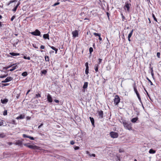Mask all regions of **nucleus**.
I'll use <instances>...</instances> for the list:
<instances>
[{
	"label": "nucleus",
	"mask_w": 161,
	"mask_h": 161,
	"mask_svg": "<svg viewBox=\"0 0 161 161\" xmlns=\"http://www.w3.org/2000/svg\"><path fill=\"white\" fill-rule=\"evenodd\" d=\"M17 68H18L17 65L16 64L15 65H13L12 67V68L10 69L9 71H12L17 69Z\"/></svg>",
	"instance_id": "16"
},
{
	"label": "nucleus",
	"mask_w": 161,
	"mask_h": 161,
	"mask_svg": "<svg viewBox=\"0 0 161 161\" xmlns=\"http://www.w3.org/2000/svg\"><path fill=\"white\" fill-rule=\"evenodd\" d=\"M12 123L13 124H15V121L14 120H13L12 121Z\"/></svg>",
	"instance_id": "60"
},
{
	"label": "nucleus",
	"mask_w": 161,
	"mask_h": 161,
	"mask_svg": "<svg viewBox=\"0 0 161 161\" xmlns=\"http://www.w3.org/2000/svg\"><path fill=\"white\" fill-rule=\"evenodd\" d=\"M133 88H134V92H135V93L136 94V93H138L136 88V87L135 86H134L133 87Z\"/></svg>",
	"instance_id": "28"
},
{
	"label": "nucleus",
	"mask_w": 161,
	"mask_h": 161,
	"mask_svg": "<svg viewBox=\"0 0 161 161\" xmlns=\"http://www.w3.org/2000/svg\"><path fill=\"white\" fill-rule=\"evenodd\" d=\"M89 50L90 53L91 54L92 53L93 51V49L92 47H90L89 48Z\"/></svg>",
	"instance_id": "38"
},
{
	"label": "nucleus",
	"mask_w": 161,
	"mask_h": 161,
	"mask_svg": "<svg viewBox=\"0 0 161 161\" xmlns=\"http://www.w3.org/2000/svg\"><path fill=\"white\" fill-rule=\"evenodd\" d=\"M13 80L12 77H10V76H9V77H8L5 80V81L6 82H7L10 81L11 80Z\"/></svg>",
	"instance_id": "13"
},
{
	"label": "nucleus",
	"mask_w": 161,
	"mask_h": 161,
	"mask_svg": "<svg viewBox=\"0 0 161 161\" xmlns=\"http://www.w3.org/2000/svg\"><path fill=\"white\" fill-rule=\"evenodd\" d=\"M157 57L158 58H160V53L159 52H158L157 53Z\"/></svg>",
	"instance_id": "49"
},
{
	"label": "nucleus",
	"mask_w": 161,
	"mask_h": 161,
	"mask_svg": "<svg viewBox=\"0 0 161 161\" xmlns=\"http://www.w3.org/2000/svg\"><path fill=\"white\" fill-rule=\"evenodd\" d=\"M131 2L130 0L129 1H126L125 3V6L124 7V9L125 10H127V12H130V7L131 6V4L130 3Z\"/></svg>",
	"instance_id": "2"
},
{
	"label": "nucleus",
	"mask_w": 161,
	"mask_h": 161,
	"mask_svg": "<svg viewBox=\"0 0 161 161\" xmlns=\"http://www.w3.org/2000/svg\"><path fill=\"white\" fill-rule=\"evenodd\" d=\"M3 124V121H0V126L2 125Z\"/></svg>",
	"instance_id": "56"
},
{
	"label": "nucleus",
	"mask_w": 161,
	"mask_h": 161,
	"mask_svg": "<svg viewBox=\"0 0 161 161\" xmlns=\"http://www.w3.org/2000/svg\"><path fill=\"white\" fill-rule=\"evenodd\" d=\"M25 118V115L24 114H20L19 116L17 117L16 119H22Z\"/></svg>",
	"instance_id": "12"
},
{
	"label": "nucleus",
	"mask_w": 161,
	"mask_h": 161,
	"mask_svg": "<svg viewBox=\"0 0 161 161\" xmlns=\"http://www.w3.org/2000/svg\"><path fill=\"white\" fill-rule=\"evenodd\" d=\"M22 141L21 140H18L15 143V144L16 145H18L19 146H21L22 145Z\"/></svg>",
	"instance_id": "11"
},
{
	"label": "nucleus",
	"mask_w": 161,
	"mask_h": 161,
	"mask_svg": "<svg viewBox=\"0 0 161 161\" xmlns=\"http://www.w3.org/2000/svg\"><path fill=\"white\" fill-rule=\"evenodd\" d=\"M17 7L16 6H15L12 10L14 12H15L17 9Z\"/></svg>",
	"instance_id": "42"
},
{
	"label": "nucleus",
	"mask_w": 161,
	"mask_h": 161,
	"mask_svg": "<svg viewBox=\"0 0 161 161\" xmlns=\"http://www.w3.org/2000/svg\"><path fill=\"white\" fill-rule=\"evenodd\" d=\"M98 60H99V63H98V64L99 65L102 62V59H101V58H99L98 59Z\"/></svg>",
	"instance_id": "53"
},
{
	"label": "nucleus",
	"mask_w": 161,
	"mask_h": 161,
	"mask_svg": "<svg viewBox=\"0 0 161 161\" xmlns=\"http://www.w3.org/2000/svg\"><path fill=\"white\" fill-rule=\"evenodd\" d=\"M29 143H25L24 145L32 149H38L39 147L35 145H29Z\"/></svg>",
	"instance_id": "3"
},
{
	"label": "nucleus",
	"mask_w": 161,
	"mask_h": 161,
	"mask_svg": "<svg viewBox=\"0 0 161 161\" xmlns=\"http://www.w3.org/2000/svg\"><path fill=\"white\" fill-rule=\"evenodd\" d=\"M31 33L33 35L36 36H40L41 35V32L39 31L37 29H36L34 31L31 32Z\"/></svg>",
	"instance_id": "6"
},
{
	"label": "nucleus",
	"mask_w": 161,
	"mask_h": 161,
	"mask_svg": "<svg viewBox=\"0 0 161 161\" xmlns=\"http://www.w3.org/2000/svg\"><path fill=\"white\" fill-rule=\"evenodd\" d=\"M49 46L53 50L55 48V47L53 46Z\"/></svg>",
	"instance_id": "61"
},
{
	"label": "nucleus",
	"mask_w": 161,
	"mask_h": 161,
	"mask_svg": "<svg viewBox=\"0 0 161 161\" xmlns=\"http://www.w3.org/2000/svg\"><path fill=\"white\" fill-rule=\"evenodd\" d=\"M75 143V142L73 141H71L70 142V144L71 145H74Z\"/></svg>",
	"instance_id": "51"
},
{
	"label": "nucleus",
	"mask_w": 161,
	"mask_h": 161,
	"mask_svg": "<svg viewBox=\"0 0 161 161\" xmlns=\"http://www.w3.org/2000/svg\"><path fill=\"white\" fill-rule=\"evenodd\" d=\"M151 73L152 76L153 77L154 76V74H153V72H151Z\"/></svg>",
	"instance_id": "64"
},
{
	"label": "nucleus",
	"mask_w": 161,
	"mask_h": 161,
	"mask_svg": "<svg viewBox=\"0 0 161 161\" xmlns=\"http://www.w3.org/2000/svg\"><path fill=\"white\" fill-rule=\"evenodd\" d=\"M54 101L57 103H59V100H57V99H55L54 100Z\"/></svg>",
	"instance_id": "55"
},
{
	"label": "nucleus",
	"mask_w": 161,
	"mask_h": 161,
	"mask_svg": "<svg viewBox=\"0 0 161 161\" xmlns=\"http://www.w3.org/2000/svg\"><path fill=\"white\" fill-rule=\"evenodd\" d=\"M60 3L59 2H57L56 3H55L53 6H55L56 5H58Z\"/></svg>",
	"instance_id": "45"
},
{
	"label": "nucleus",
	"mask_w": 161,
	"mask_h": 161,
	"mask_svg": "<svg viewBox=\"0 0 161 161\" xmlns=\"http://www.w3.org/2000/svg\"><path fill=\"white\" fill-rule=\"evenodd\" d=\"M5 136L4 133H0V138H3Z\"/></svg>",
	"instance_id": "27"
},
{
	"label": "nucleus",
	"mask_w": 161,
	"mask_h": 161,
	"mask_svg": "<svg viewBox=\"0 0 161 161\" xmlns=\"http://www.w3.org/2000/svg\"><path fill=\"white\" fill-rule=\"evenodd\" d=\"M41 97V94L39 93H38L37 94H36V98H38L39 97Z\"/></svg>",
	"instance_id": "36"
},
{
	"label": "nucleus",
	"mask_w": 161,
	"mask_h": 161,
	"mask_svg": "<svg viewBox=\"0 0 161 161\" xmlns=\"http://www.w3.org/2000/svg\"><path fill=\"white\" fill-rule=\"evenodd\" d=\"M17 2L16 0H11V1H10L8 3V5H9V4L13 2Z\"/></svg>",
	"instance_id": "32"
},
{
	"label": "nucleus",
	"mask_w": 161,
	"mask_h": 161,
	"mask_svg": "<svg viewBox=\"0 0 161 161\" xmlns=\"http://www.w3.org/2000/svg\"><path fill=\"white\" fill-rule=\"evenodd\" d=\"M99 39L100 41L102 40V38L101 37V35L99 36Z\"/></svg>",
	"instance_id": "59"
},
{
	"label": "nucleus",
	"mask_w": 161,
	"mask_h": 161,
	"mask_svg": "<svg viewBox=\"0 0 161 161\" xmlns=\"http://www.w3.org/2000/svg\"><path fill=\"white\" fill-rule=\"evenodd\" d=\"M15 64H11L8 65L7 66H6V67H3V69L6 70V69H8L10 68V67L13 66V65H15Z\"/></svg>",
	"instance_id": "15"
},
{
	"label": "nucleus",
	"mask_w": 161,
	"mask_h": 161,
	"mask_svg": "<svg viewBox=\"0 0 161 161\" xmlns=\"http://www.w3.org/2000/svg\"><path fill=\"white\" fill-rule=\"evenodd\" d=\"M107 15V16L108 17V19L109 20V16L110 15V14L108 12H107L106 13Z\"/></svg>",
	"instance_id": "48"
},
{
	"label": "nucleus",
	"mask_w": 161,
	"mask_h": 161,
	"mask_svg": "<svg viewBox=\"0 0 161 161\" xmlns=\"http://www.w3.org/2000/svg\"><path fill=\"white\" fill-rule=\"evenodd\" d=\"M97 113L99 116V118L102 119L103 118V111H97Z\"/></svg>",
	"instance_id": "7"
},
{
	"label": "nucleus",
	"mask_w": 161,
	"mask_h": 161,
	"mask_svg": "<svg viewBox=\"0 0 161 161\" xmlns=\"http://www.w3.org/2000/svg\"><path fill=\"white\" fill-rule=\"evenodd\" d=\"M137 119H138L137 117L134 118H133L131 120V121L132 123H135L136 122V121L137 120Z\"/></svg>",
	"instance_id": "24"
},
{
	"label": "nucleus",
	"mask_w": 161,
	"mask_h": 161,
	"mask_svg": "<svg viewBox=\"0 0 161 161\" xmlns=\"http://www.w3.org/2000/svg\"><path fill=\"white\" fill-rule=\"evenodd\" d=\"M4 25H5L2 24V22H0V28H1L2 27H3Z\"/></svg>",
	"instance_id": "52"
},
{
	"label": "nucleus",
	"mask_w": 161,
	"mask_h": 161,
	"mask_svg": "<svg viewBox=\"0 0 161 161\" xmlns=\"http://www.w3.org/2000/svg\"><path fill=\"white\" fill-rule=\"evenodd\" d=\"M32 46L33 47H34L35 48H36V49H37L38 48V47L36 46V44H32Z\"/></svg>",
	"instance_id": "47"
},
{
	"label": "nucleus",
	"mask_w": 161,
	"mask_h": 161,
	"mask_svg": "<svg viewBox=\"0 0 161 161\" xmlns=\"http://www.w3.org/2000/svg\"><path fill=\"white\" fill-rule=\"evenodd\" d=\"M85 65L86 67V69H89L88 64L87 62H86L85 63Z\"/></svg>",
	"instance_id": "33"
},
{
	"label": "nucleus",
	"mask_w": 161,
	"mask_h": 161,
	"mask_svg": "<svg viewBox=\"0 0 161 161\" xmlns=\"http://www.w3.org/2000/svg\"><path fill=\"white\" fill-rule=\"evenodd\" d=\"M122 19L123 21H124V19H125V18L124 16H122Z\"/></svg>",
	"instance_id": "58"
},
{
	"label": "nucleus",
	"mask_w": 161,
	"mask_h": 161,
	"mask_svg": "<svg viewBox=\"0 0 161 161\" xmlns=\"http://www.w3.org/2000/svg\"><path fill=\"white\" fill-rule=\"evenodd\" d=\"M73 37H76L78 36V31L77 30H75L72 32Z\"/></svg>",
	"instance_id": "8"
},
{
	"label": "nucleus",
	"mask_w": 161,
	"mask_h": 161,
	"mask_svg": "<svg viewBox=\"0 0 161 161\" xmlns=\"http://www.w3.org/2000/svg\"><path fill=\"white\" fill-rule=\"evenodd\" d=\"M88 83L87 82H85L84 83V85L83 86V88L84 89L86 88L88 86Z\"/></svg>",
	"instance_id": "22"
},
{
	"label": "nucleus",
	"mask_w": 161,
	"mask_h": 161,
	"mask_svg": "<svg viewBox=\"0 0 161 161\" xmlns=\"http://www.w3.org/2000/svg\"><path fill=\"white\" fill-rule=\"evenodd\" d=\"M149 153L150 154H154L156 153V151L153 150V149H151L149 150Z\"/></svg>",
	"instance_id": "21"
},
{
	"label": "nucleus",
	"mask_w": 161,
	"mask_h": 161,
	"mask_svg": "<svg viewBox=\"0 0 161 161\" xmlns=\"http://www.w3.org/2000/svg\"><path fill=\"white\" fill-rule=\"evenodd\" d=\"M8 75V74L7 75H1L0 76V78H5Z\"/></svg>",
	"instance_id": "31"
},
{
	"label": "nucleus",
	"mask_w": 161,
	"mask_h": 161,
	"mask_svg": "<svg viewBox=\"0 0 161 161\" xmlns=\"http://www.w3.org/2000/svg\"><path fill=\"white\" fill-rule=\"evenodd\" d=\"M58 51V49L57 48H56V49L55 50V53L56 54L57 53Z\"/></svg>",
	"instance_id": "63"
},
{
	"label": "nucleus",
	"mask_w": 161,
	"mask_h": 161,
	"mask_svg": "<svg viewBox=\"0 0 161 161\" xmlns=\"http://www.w3.org/2000/svg\"><path fill=\"white\" fill-rule=\"evenodd\" d=\"M149 67L150 68V72H151V73L153 72V68L152 67H151V64H150Z\"/></svg>",
	"instance_id": "44"
},
{
	"label": "nucleus",
	"mask_w": 161,
	"mask_h": 161,
	"mask_svg": "<svg viewBox=\"0 0 161 161\" xmlns=\"http://www.w3.org/2000/svg\"><path fill=\"white\" fill-rule=\"evenodd\" d=\"M43 125V124L42 123L41 124V125H39L38 126V128H40L41 127V126H42V125Z\"/></svg>",
	"instance_id": "57"
},
{
	"label": "nucleus",
	"mask_w": 161,
	"mask_h": 161,
	"mask_svg": "<svg viewBox=\"0 0 161 161\" xmlns=\"http://www.w3.org/2000/svg\"><path fill=\"white\" fill-rule=\"evenodd\" d=\"M147 80L148 81L150 82L151 85H153V84L152 82L151 81V80L147 77Z\"/></svg>",
	"instance_id": "34"
},
{
	"label": "nucleus",
	"mask_w": 161,
	"mask_h": 161,
	"mask_svg": "<svg viewBox=\"0 0 161 161\" xmlns=\"http://www.w3.org/2000/svg\"><path fill=\"white\" fill-rule=\"evenodd\" d=\"M74 148L75 150H78L80 148V147H79L75 146H74Z\"/></svg>",
	"instance_id": "43"
},
{
	"label": "nucleus",
	"mask_w": 161,
	"mask_h": 161,
	"mask_svg": "<svg viewBox=\"0 0 161 161\" xmlns=\"http://www.w3.org/2000/svg\"><path fill=\"white\" fill-rule=\"evenodd\" d=\"M41 73L43 74L46 75V73H47V71L46 70L44 69L42 71H41Z\"/></svg>",
	"instance_id": "29"
},
{
	"label": "nucleus",
	"mask_w": 161,
	"mask_h": 161,
	"mask_svg": "<svg viewBox=\"0 0 161 161\" xmlns=\"http://www.w3.org/2000/svg\"><path fill=\"white\" fill-rule=\"evenodd\" d=\"M23 58L25 59H27L28 60H30V57H27L26 56H24L23 57Z\"/></svg>",
	"instance_id": "37"
},
{
	"label": "nucleus",
	"mask_w": 161,
	"mask_h": 161,
	"mask_svg": "<svg viewBox=\"0 0 161 161\" xmlns=\"http://www.w3.org/2000/svg\"><path fill=\"white\" fill-rule=\"evenodd\" d=\"M120 98L119 96L117 95H116L115 97V98L114 99V103L116 105H118L120 102Z\"/></svg>",
	"instance_id": "5"
},
{
	"label": "nucleus",
	"mask_w": 161,
	"mask_h": 161,
	"mask_svg": "<svg viewBox=\"0 0 161 161\" xmlns=\"http://www.w3.org/2000/svg\"><path fill=\"white\" fill-rule=\"evenodd\" d=\"M23 136L24 138H29L31 140H34V139L33 138V137L27 136V135H26L25 134H23Z\"/></svg>",
	"instance_id": "10"
},
{
	"label": "nucleus",
	"mask_w": 161,
	"mask_h": 161,
	"mask_svg": "<svg viewBox=\"0 0 161 161\" xmlns=\"http://www.w3.org/2000/svg\"><path fill=\"white\" fill-rule=\"evenodd\" d=\"M133 31V30H132L130 32V33L128 35V38H130V37L132 35Z\"/></svg>",
	"instance_id": "25"
},
{
	"label": "nucleus",
	"mask_w": 161,
	"mask_h": 161,
	"mask_svg": "<svg viewBox=\"0 0 161 161\" xmlns=\"http://www.w3.org/2000/svg\"><path fill=\"white\" fill-rule=\"evenodd\" d=\"M45 60L46 61H49V57L48 56H45Z\"/></svg>",
	"instance_id": "39"
},
{
	"label": "nucleus",
	"mask_w": 161,
	"mask_h": 161,
	"mask_svg": "<svg viewBox=\"0 0 161 161\" xmlns=\"http://www.w3.org/2000/svg\"><path fill=\"white\" fill-rule=\"evenodd\" d=\"M110 135L112 138H117L119 136L118 134L114 131H111L110 133Z\"/></svg>",
	"instance_id": "4"
},
{
	"label": "nucleus",
	"mask_w": 161,
	"mask_h": 161,
	"mask_svg": "<svg viewBox=\"0 0 161 161\" xmlns=\"http://www.w3.org/2000/svg\"><path fill=\"white\" fill-rule=\"evenodd\" d=\"M119 121L120 123L123 124L124 128L125 129L129 130H132L131 123L130 122L122 119H121Z\"/></svg>",
	"instance_id": "1"
},
{
	"label": "nucleus",
	"mask_w": 161,
	"mask_h": 161,
	"mask_svg": "<svg viewBox=\"0 0 161 161\" xmlns=\"http://www.w3.org/2000/svg\"><path fill=\"white\" fill-rule=\"evenodd\" d=\"M85 73L86 75H88L89 73V69H86Z\"/></svg>",
	"instance_id": "50"
},
{
	"label": "nucleus",
	"mask_w": 161,
	"mask_h": 161,
	"mask_svg": "<svg viewBox=\"0 0 161 161\" xmlns=\"http://www.w3.org/2000/svg\"><path fill=\"white\" fill-rule=\"evenodd\" d=\"M138 99H139V101H140V103L142 104V100H141V97H140V95L139 93H136V94Z\"/></svg>",
	"instance_id": "23"
},
{
	"label": "nucleus",
	"mask_w": 161,
	"mask_h": 161,
	"mask_svg": "<svg viewBox=\"0 0 161 161\" xmlns=\"http://www.w3.org/2000/svg\"><path fill=\"white\" fill-rule=\"evenodd\" d=\"M9 54L13 56H18L20 54L19 53H10Z\"/></svg>",
	"instance_id": "20"
},
{
	"label": "nucleus",
	"mask_w": 161,
	"mask_h": 161,
	"mask_svg": "<svg viewBox=\"0 0 161 161\" xmlns=\"http://www.w3.org/2000/svg\"><path fill=\"white\" fill-rule=\"evenodd\" d=\"M15 18V16L14 15H13L11 18V20L12 21Z\"/></svg>",
	"instance_id": "46"
},
{
	"label": "nucleus",
	"mask_w": 161,
	"mask_h": 161,
	"mask_svg": "<svg viewBox=\"0 0 161 161\" xmlns=\"http://www.w3.org/2000/svg\"><path fill=\"white\" fill-rule=\"evenodd\" d=\"M45 47V46L43 45H41L40 47V48L41 49H44Z\"/></svg>",
	"instance_id": "54"
},
{
	"label": "nucleus",
	"mask_w": 161,
	"mask_h": 161,
	"mask_svg": "<svg viewBox=\"0 0 161 161\" xmlns=\"http://www.w3.org/2000/svg\"><path fill=\"white\" fill-rule=\"evenodd\" d=\"M89 119H90V120L91 122V123L93 125V126H94V120L93 118L90 117H89Z\"/></svg>",
	"instance_id": "18"
},
{
	"label": "nucleus",
	"mask_w": 161,
	"mask_h": 161,
	"mask_svg": "<svg viewBox=\"0 0 161 161\" xmlns=\"http://www.w3.org/2000/svg\"><path fill=\"white\" fill-rule=\"evenodd\" d=\"M43 37L45 39H48V40L49 39V35L48 34H44L43 36Z\"/></svg>",
	"instance_id": "14"
},
{
	"label": "nucleus",
	"mask_w": 161,
	"mask_h": 161,
	"mask_svg": "<svg viewBox=\"0 0 161 161\" xmlns=\"http://www.w3.org/2000/svg\"><path fill=\"white\" fill-rule=\"evenodd\" d=\"M152 17H153V18L154 20L156 22H158L156 18L155 17L154 14H152Z\"/></svg>",
	"instance_id": "30"
},
{
	"label": "nucleus",
	"mask_w": 161,
	"mask_h": 161,
	"mask_svg": "<svg viewBox=\"0 0 161 161\" xmlns=\"http://www.w3.org/2000/svg\"><path fill=\"white\" fill-rule=\"evenodd\" d=\"M93 34L96 36H98L99 37V36H100V35H101V34H100L97 33H94Z\"/></svg>",
	"instance_id": "35"
},
{
	"label": "nucleus",
	"mask_w": 161,
	"mask_h": 161,
	"mask_svg": "<svg viewBox=\"0 0 161 161\" xmlns=\"http://www.w3.org/2000/svg\"><path fill=\"white\" fill-rule=\"evenodd\" d=\"M3 114L4 115H6L7 114V110H5L3 112Z\"/></svg>",
	"instance_id": "40"
},
{
	"label": "nucleus",
	"mask_w": 161,
	"mask_h": 161,
	"mask_svg": "<svg viewBox=\"0 0 161 161\" xmlns=\"http://www.w3.org/2000/svg\"><path fill=\"white\" fill-rule=\"evenodd\" d=\"M28 74L26 72H24L22 74V75L24 76H26Z\"/></svg>",
	"instance_id": "26"
},
{
	"label": "nucleus",
	"mask_w": 161,
	"mask_h": 161,
	"mask_svg": "<svg viewBox=\"0 0 161 161\" xmlns=\"http://www.w3.org/2000/svg\"><path fill=\"white\" fill-rule=\"evenodd\" d=\"M91 156L93 157H95V156H96V155H95V154H92L91 155Z\"/></svg>",
	"instance_id": "62"
},
{
	"label": "nucleus",
	"mask_w": 161,
	"mask_h": 161,
	"mask_svg": "<svg viewBox=\"0 0 161 161\" xmlns=\"http://www.w3.org/2000/svg\"><path fill=\"white\" fill-rule=\"evenodd\" d=\"M9 85V83H5V84H2V85L3 86H7Z\"/></svg>",
	"instance_id": "41"
},
{
	"label": "nucleus",
	"mask_w": 161,
	"mask_h": 161,
	"mask_svg": "<svg viewBox=\"0 0 161 161\" xmlns=\"http://www.w3.org/2000/svg\"><path fill=\"white\" fill-rule=\"evenodd\" d=\"M47 100L49 103H52L53 102V99L51 96L49 94H48L47 95Z\"/></svg>",
	"instance_id": "9"
},
{
	"label": "nucleus",
	"mask_w": 161,
	"mask_h": 161,
	"mask_svg": "<svg viewBox=\"0 0 161 161\" xmlns=\"http://www.w3.org/2000/svg\"><path fill=\"white\" fill-rule=\"evenodd\" d=\"M99 65L98 64H96L94 66V69L96 72L98 71V69L99 68Z\"/></svg>",
	"instance_id": "19"
},
{
	"label": "nucleus",
	"mask_w": 161,
	"mask_h": 161,
	"mask_svg": "<svg viewBox=\"0 0 161 161\" xmlns=\"http://www.w3.org/2000/svg\"><path fill=\"white\" fill-rule=\"evenodd\" d=\"M8 101V100L7 99H4L1 100V102L3 104L6 103Z\"/></svg>",
	"instance_id": "17"
}]
</instances>
